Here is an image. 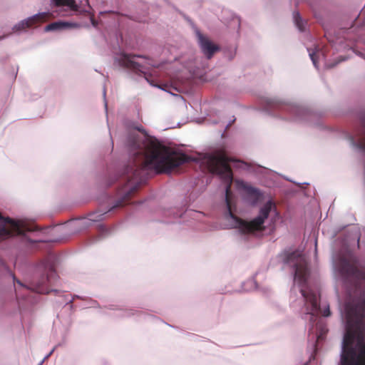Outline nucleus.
Returning a JSON list of instances; mask_svg holds the SVG:
<instances>
[{
    "label": "nucleus",
    "instance_id": "obj_10",
    "mask_svg": "<svg viewBox=\"0 0 365 365\" xmlns=\"http://www.w3.org/2000/svg\"><path fill=\"white\" fill-rule=\"evenodd\" d=\"M135 56L131 54H123L119 60L120 65L145 74V72L142 70L143 68V66L133 60Z\"/></svg>",
    "mask_w": 365,
    "mask_h": 365
},
{
    "label": "nucleus",
    "instance_id": "obj_20",
    "mask_svg": "<svg viewBox=\"0 0 365 365\" xmlns=\"http://www.w3.org/2000/svg\"><path fill=\"white\" fill-rule=\"evenodd\" d=\"M86 4H87L89 8H91V6H90V5H89V3H88V0H86Z\"/></svg>",
    "mask_w": 365,
    "mask_h": 365
},
{
    "label": "nucleus",
    "instance_id": "obj_19",
    "mask_svg": "<svg viewBox=\"0 0 365 365\" xmlns=\"http://www.w3.org/2000/svg\"><path fill=\"white\" fill-rule=\"evenodd\" d=\"M149 65H150V66H153V67H157V66H157V65H155V64H153V63H149Z\"/></svg>",
    "mask_w": 365,
    "mask_h": 365
},
{
    "label": "nucleus",
    "instance_id": "obj_12",
    "mask_svg": "<svg viewBox=\"0 0 365 365\" xmlns=\"http://www.w3.org/2000/svg\"><path fill=\"white\" fill-rule=\"evenodd\" d=\"M242 188L245 192L247 200L252 205H255L262 197V193L257 188L247 184H243Z\"/></svg>",
    "mask_w": 365,
    "mask_h": 365
},
{
    "label": "nucleus",
    "instance_id": "obj_16",
    "mask_svg": "<svg viewBox=\"0 0 365 365\" xmlns=\"http://www.w3.org/2000/svg\"><path fill=\"white\" fill-rule=\"evenodd\" d=\"M309 56H310V58H311L314 65L315 66H317V60H316V58H315V53H310Z\"/></svg>",
    "mask_w": 365,
    "mask_h": 365
},
{
    "label": "nucleus",
    "instance_id": "obj_21",
    "mask_svg": "<svg viewBox=\"0 0 365 365\" xmlns=\"http://www.w3.org/2000/svg\"><path fill=\"white\" fill-rule=\"evenodd\" d=\"M91 220H93V221H96V219H94V218H93V217H91Z\"/></svg>",
    "mask_w": 365,
    "mask_h": 365
},
{
    "label": "nucleus",
    "instance_id": "obj_6",
    "mask_svg": "<svg viewBox=\"0 0 365 365\" xmlns=\"http://www.w3.org/2000/svg\"><path fill=\"white\" fill-rule=\"evenodd\" d=\"M0 240L7 239L16 235H24L27 232L35 230L34 226L23 220H14L4 217L0 213Z\"/></svg>",
    "mask_w": 365,
    "mask_h": 365
},
{
    "label": "nucleus",
    "instance_id": "obj_8",
    "mask_svg": "<svg viewBox=\"0 0 365 365\" xmlns=\"http://www.w3.org/2000/svg\"><path fill=\"white\" fill-rule=\"evenodd\" d=\"M340 272L346 277H353L356 279H364L365 273L361 271L355 264L346 259H343L340 262Z\"/></svg>",
    "mask_w": 365,
    "mask_h": 365
},
{
    "label": "nucleus",
    "instance_id": "obj_11",
    "mask_svg": "<svg viewBox=\"0 0 365 365\" xmlns=\"http://www.w3.org/2000/svg\"><path fill=\"white\" fill-rule=\"evenodd\" d=\"M356 350L354 346L343 347L341 354V365H355Z\"/></svg>",
    "mask_w": 365,
    "mask_h": 365
},
{
    "label": "nucleus",
    "instance_id": "obj_17",
    "mask_svg": "<svg viewBox=\"0 0 365 365\" xmlns=\"http://www.w3.org/2000/svg\"><path fill=\"white\" fill-rule=\"evenodd\" d=\"M91 21L92 24L94 26H96V21L94 20V19L93 17H91Z\"/></svg>",
    "mask_w": 365,
    "mask_h": 365
},
{
    "label": "nucleus",
    "instance_id": "obj_14",
    "mask_svg": "<svg viewBox=\"0 0 365 365\" xmlns=\"http://www.w3.org/2000/svg\"><path fill=\"white\" fill-rule=\"evenodd\" d=\"M56 6H67L73 11H78L79 6L75 0H53Z\"/></svg>",
    "mask_w": 365,
    "mask_h": 365
},
{
    "label": "nucleus",
    "instance_id": "obj_2",
    "mask_svg": "<svg viewBox=\"0 0 365 365\" xmlns=\"http://www.w3.org/2000/svg\"><path fill=\"white\" fill-rule=\"evenodd\" d=\"M232 159L228 158L224 150H217L213 154L207 155L205 158V163L209 171L212 174L218 175L226 184L225 187V202L228 210V214L236 221L237 226L242 233L247 234L255 231L264 230V222L269 217V215L274 203L269 200L263 207L260 208L259 215L250 222H247L237 217L232 211L231 202V185L233 180L232 169L228 164Z\"/></svg>",
    "mask_w": 365,
    "mask_h": 365
},
{
    "label": "nucleus",
    "instance_id": "obj_15",
    "mask_svg": "<svg viewBox=\"0 0 365 365\" xmlns=\"http://www.w3.org/2000/svg\"><path fill=\"white\" fill-rule=\"evenodd\" d=\"M293 18L294 20V23L299 31H303L304 30V24L303 20L301 18V16L299 12H294Z\"/></svg>",
    "mask_w": 365,
    "mask_h": 365
},
{
    "label": "nucleus",
    "instance_id": "obj_18",
    "mask_svg": "<svg viewBox=\"0 0 365 365\" xmlns=\"http://www.w3.org/2000/svg\"><path fill=\"white\" fill-rule=\"evenodd\" d=\"M80 12H81V13H85V14H86V13H89V11H87V10H81V11H80Z\"/></svg>",
    "mask_w": 365,
    "mask_h": 365
},
{
    "label": "nucleus",
    "instance_id": "obj_3",
    "mask_svg": "<svg viewBox=\"0 0 365 365\" xmlns=\"http://www.w3.org/2000/svg\"><path fill=\"white\" fill-rule=\"evenodd\" d=\"M283 261L286 264H293L294 267V279L302 287L300 292L308 304L307 308L308 312L312 315L321 312L324 317L330 316L329 307L327 306L323 311H321L317 294L312 291L307 292L303 289L307 284L310 274L308 263L305 258L299 252L294 251L285 253Z\"/></svg>",
    "mask_w": 365,
    "mask_h": 365
},
{
    "label": "nucleus",
    "instance_id": "obj_7",
    "mask_svg": "<svg viewBox=\"0 0 365 365\" xmlns=\"http://www.w3.org/2000/svg\"><path fill=\"white\" fill-rule=\"evenodd\" d=\"M51 16V14L48 12H41L37 14H35L26 19H24L17 24H16L14 28V31H23L26 29H29L33 26H36L43 22L46 21Z\"/></svg>",
    "mask_w": 365,
    "mask_h": 365
},
{
    "label": "nucleus",
    "instance_id": "obj_9",
    "mask_svg": "<svg viewBox=\"0 0 365 365\" xmlns=\"http://www.w3.org/2000/svg\"><path fill=\"white\" fill-rule=\"evenodd\" d=\"M198 38L203 53L208 58H210L214 53L219 49L218 47L201 34H198Z\"/></svg>",
    "mask_w": 365,
    "mask_h": 365
},
{
    "label": "nucleus",
    "instance_id": "obj_4",
    "mask_svg": "<svg viewBox=\"0 0 365 365\" xmlns=\"http://www.w3.org/2000/svg\"><path fill=\"white\" fill-rule=\"evenodd\" d=\"M364 310L362 316H356L355 319H352L351 315L349 316L347 320V329L343 339V347L354 346V340L357 338L359 343L364 341L365 324L364 319H365V301L361 304Z\"/></svg>",
    "mask_w": 365,
    "mask_h": 365
},
{
    "label": "nucleus",
    "instance_id": "obj_13",
    "mask_svg": "<svg viewBox=\"0 0 365 365\" xmlns=\"http://www.w3.org/2000/svg\"><path fill=\"white\" fill-rule=\"evenodd\" d=\"M79 26H80L78 23L68 21H56L48 24L45 27L44 30L45 31H50L54 30L78 28Z\"/></svg>",
    "mask_w": 365,
    "mask_h": 365
},
{
    "label": "nucleus",
    "instance_id": "obj_5",
    "mask_svg": "<svg viewBox=\"0 0 365 365\" xmlns=\"http://www.w3.org/2000/svg\"><path fill=\"white\" fill-rule=\"evenodd\" d=\"M44 267L46 274L41 275L37 281L32 282L29 287H25L19 279H16L14 276V281L21 287L27 289H31L39 294H48L52 291L50 289L51 287L53 285L58 279V274L53 263H48Z\"/></svg>",
    "mask_w": 365,
    "mask_h": 365
},
{
    "label": "nucleus",
    "instance_id": "obj_1",
    "mask_svg": "<svg viewBox=\"0 0 365 365\" xmlns=\"http://www.w3.org/2000/svg\"><path fill=\"white\" fill-rule=\"evenodd\" d=\"M128 146L132 157L125 168L123 175L126 185L122 199L116 207L125 204L145 182L150 170L156 173H169L191 160L184 153L172 151L156 139H142L139 136L130 135Z\"/></svg>",
    "mask_w": 365,
    "mask_h": 365
}]
</instances>
